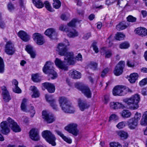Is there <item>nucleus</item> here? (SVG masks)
Here are the masks:
<instances>
[{
	"label": "nucleus",
	"mask_w": 147,
	"mask_h": 147,
	"mask_svg": "<svg viewBox=\"0 0 147 147\" xmlns=\"http://www.w3.org/2000/svg\"><path fill=\"white\" fill-rule=\"evenodd\" d=\"M6 44L5 46V51L8 55H13L15 52L14 45L13 42L10 40L7 41L6 38H4Z\"/></svg>",
	"instance_id": "obj_10"
},
{
	"label": "nucleus",
	"mask_w": 147,
	"mask_h": 147,
	"mask_svg": "<svg viewBox=\"0 0 147 147\" xmlns=\"http://www.w3.org/2000/svg\"><path fill=\"white\" fill-rule=\"evenodd\" d=\"M69 75L73 79H80L81 78V73L75 70H71L69 72Z\"/></svg>",
	"instance_id": "obj_25"
},
{
	"label": "nucleus",
	"mask_w": 147,
	"mask_h": 147,
	"mask_svg": "<svg viewBox=\"0 0 147 147\" xmlns=\"http://www.w3.org/2000/svg\"><path fill=\"white\" fill-rule=\"evenodd\" d=\"M61 3L59 0H54V3H53V7L56 9H59L61 6Z\"/></svg>",
	"instance_id": "obj_43"
},
{
	"label": "nucleus",
	"mask_w": 147,
	"mask_h": 147,
	"mask_svg": "<svg viewBox=\"0 0 147 147\" xmlns=\"http://www.w3.org/2000/svg\"><path fill=\"white\" fill-rule=\"evenodd\" d=\"M118 117L115 114L112 115L109 118V120H116L118 119Z\"/></svg>",
	"instance_id": "obj_60"
},
{
	"label": "nucleus",
	"mask_w": 147,
	"mask_h": 147,
	"mask_svg": "<svg viewBox=\"0 0 147 147\" xmlns=\"http://www.w3.org/2000/svg\"><path fill=\"white\" fill-rule=\"evenodd\" d=\"M129 25L128 22H122L117 25L116 28L117 30H121L126 28Z\"/></svg>",
	"instance_id": "obj_27"
},
{
	"label": "nucleus",
	"mask_w": 147,
	"mask_h": 147,
	"mask_svg": "<svg viewBox=\"0 0 147 147\" xmlns=\"http://www.w3.org/2000/svg\"><path fill=\"white\" fill-rule=\"evenodd\" d=\"M13 91L16 93H20L21 92V90L18 86L13 87Z\"/></svg>",
	"instance_id": "obj_49"
},
{
	"label": "nucleus",
	"mask_w": 147,
	"mask_h": 147,
	"mask_svg": "<svg viewBox=\"0 0 147 147\" xmlns=\"http://www.w3.org/2000/svg\"><path fill=\"white\" fill-rule=\"evenodd\" d=\"M130 46V45L128 42H125L121 43L119 45V47L121 49H127Z\"/></svg>",
	"instance_id": "obj_40"
},
{
	"label": "nucleus",
	"mask_w": 147,
	"mask_h": 147,
	"mask_svg": "<svg viewBox=\"0 0 147 147\" xmlns=\"http://www.w3.org/2000/svg\"><path fill=\"white\" fill-rule=\"evenodd\" d=\"M32 2L34 6L38 8H41L44 6L43 2L40 0H32Z\"/></svg>",
	"instance_id": "obj_33"
},
{
	"label": "nucleus",
	"mask_w": 147,
	"mask_h": 147,
	"mask_svg": "<svg viewBox=\"0 0 147 147\" xmlns=\"http://www.w3.org/2000/svg\"><path fill=\"white\" fill-rule=\"evenodd\" d=\"M109 100V97L108 95L104 96V102L105 104H107Z\"/></svg>",
	"instance_id": "obj_63"
},
{
	"label": "nucleus",
	"mask_w": 147,
	"mask_h": 147,
	"mask_svg": "<svg viewBox=\"0 0 147 147\" xmlns=\"http://www.w3.org/2000/svg\"><path fill=\"white\" fill-rule=\"evenodd\" d=\"M140 100V96L138 94H136L132 95L129 98L123 99V101L129 106V109L134 110L138 108V104Z\"/></svg>",
	"instance_id": "obj_3"
},
{
	"label": "nucleus",
	"mask_w": 147,
	"mask_h": 147,
	"mask_svg": "<svg viewBox=\"0 0 147 147\" xmlns=\"http://www.w3.org/2000/svg\"><path fill=\"white\" fill-rule=\"evenodd\" d=\"M59 102L60 107L64 112L69 113H73L74 112V107L65 97H59Z\"/></svg>",
	"instance_id": "obj_4"
},
{
	"label": "nucleus",
	"mask_w": 147,
	"mask_h": 147,
	"mask_svg": "<svg viewBox=\"0 0 147 147\" xmlns=\"http://www.w3.org/2000/svg\"><path fill=\"white\" fill-rule=\"evenodd\" d=\"M141 114L140 113L137 112L135 115L134 117L132 118H134L135 119L138 121L140 120L141 117Z\"/></svg>",
	"instance_id": "obj_52"
},
{
	"label": "nucleus",
	"mask_w": 147,
	"mask_h": 147,
	"mask_svg": "<svg viewBox=\"0 0 147 147\" xmlns=\"http://www.w3.org/2000/svg\"><path fill=\"white\" fill-rule=\"evenodd\" d=\"M138 75L137 73H133L130 74L129 76L128 80L131 83H134L138 79Z\"/></svg>",
	"instance_id": "obj_29"
},
{
	"label": "nucleus",
	"mask_w": 147,
	"mask_h": 147,
	"mask_svg": "<svg viewBox=\"0 0 147 147\" xmlns=\"http://www.w3.org/2000/svg\"><path fill=\"white\" fill-rule=\"evenodd\" d=\"M101 54L102 55H105V58H109L112 55V52L110 50H106L105 48H103L101 50Z\"/></svg>",
	"instance_id": "obj_30"
},
{
	"label": "nucleus",
	"mask_w": 147,
	"mask_h": 147,
	"mask_svg": "<svg viewBox=\"0 0 147 147\" xmlns=\"http://www.w3.org/2000/svg\"><path fill=\"white\" fill-rule=\"evenodd\" d=\"M125 122L122 121L116 125L117 127L119 129L124 128L125 126Z\"/></svg>",
	"instance_id": "obj_46"
},
{
	"label": "nucleus",
	"mask_w": 147,
	"mask_h": 147,
	"mask_svg": "<svg viewBox=\"0 0 147 147\" xmlns=\"http://www.w3.org/2000/svg\"><path fill=\"white\" fill-rule=\"evenodd\" d=\"M76 60L79 61H82V56L80 53H79L75 57Z\"/></svg>",
	"instance_id": "obj_58"
},
{
	"label": "nucleus",
	"mask_w": 147,
	"mask_h": 147,
	"mask_svg": "<svg viewBox=\"0 0 147 147\" xmlns=\"http://www.w3.org/2000/svg\"><path fill=\"white\" fill-rule=\"evenodd\" d=\"M57 134L61 136L64 141L69 144H71L72 142V140L69 138H68L66 136H65L61 131H57Z\"/></svg>",
	"instance_id": "obj_34"
},
{
	"label": "nucleus",
	"mask_w": 147,
	"mask_h": 147,
	"mask_svg": "<svg viewBox=\"0 0 147 147\" xmlns=\"http://www.w3.org/2000/svg\"><path fill=\"white\" fill-rule=\"evenodd\" d=\"M91 36V33H88L84 35L83 37V38L85 40H87Z\"/></svg>",
	"instance_id": "obj_61"
},
{
	"label": "nucleus",
	"mask_w": 147,
	"mask_h": 147,
	"mask_svg": "<svg viewBox=\"0 0 147 147\" xmlns=\"http://www.w3.org/2000/svg\"><path fill=\"white\" fill-rule=\"evenodd\" d=\"M12 82V85L13 86V87L18 86V83L16 80L14 79L13 80Z\"/></svg>",
	"instance_id": "obj_62"
},
{
	"label": "nucleus",
	"mask_w": 147,
	"mask_h": 147,
	"mask_svg": "<svg viewBox=\"0 0 147 147\" xmlns=\"http://www.w3.org/2000/svg\"><path fill=\"white\" fill-rule=\"evenodd\" d=\"M77 125L76 123H71L65 127L66 130L75 136H77L78 130L77 128Z\"/></svg>",
	"instance_id": "obj_11"
},
{
	"label": "nucleus",
	"mask_w": 147,
	"mask_h": 147,
	"mask_svg": "<svg viewBox=\"0 0 147 147\" xmlns=\"http://www.w3.org/2000/svg\"><path fill=\"white\" fill-rule=\"evenodd\" d=\"M7 124L13 131L17 132L21 131V129L16 122L9 117L7 119V121H3L1 123L0 131L3 134L7 135L10 132V129Z\"/></svg>",
	"instance_id": "obj_2"
},
{
	"label": "nucleus",
	"mask_w": 147,
	"mask_h": 147,
	"mask_svg": "<svg viewBox=\"0 0 147 147\" xmlns=\"http://www.w3.org/2000/svg\"><path fill=\"white\" fill-rule=\"evenodd\" d=\"M5 65L3 59L0 57V73L3 74L4 71Z\"/></svg>",
	"instance_id": "obj_39"
},
{
	"label": "nucleus",
	"mask_w": 147,
	"mask_h": 147,
	"mask_svg": "<svg viewBox=\"0 0 147 147\" xmlns=\"http://www.w3.org/2000/svg\"><path fill=\"white\" fill-rule=\"evenodd\" d=\"M127 66L130 67H133L135 65V62L134 60H128L127 62Z\"/></svg>",
	"instance_id": "obj_47"
},
{
	"label": "nucleus",
	"mask_w": 147,
	"mask_h": 147,
	"mask_svg": "<svg viewBox=\"0 0 147 147\" xmlns=\"http://www.w3.org/2000/svg\"><path fill=\"white\" fill-rule=\"evenodd\" d=\"M45 34L51 39L56 38L57 35L55 30L53 28L48 29L45 32Z\"/></svg>",
	"instance_id": "obj_20"
},
{
	"label": "nucleus",
	"mask_w": 147,
	"mask_h": 147,
	"mask_svg": "<svg viewBox=\"0 0 147 147\" xmlns=\"http://www.w3.org/2000/svg\"><path fill=\"white\" fill-rule=\"evenodd\" d=\"M7 8L8 10L10 11H12L15 9L13 5L11 2L8 4Z\"/></svg>",
	"instance_id": "obj_50"
},
{
	"label": "nucleus",
	"mask_w": 147,
	"mask_h": 147,
	"mask_svg": "<svg viewBox=\"0 0 147 147\" xmlns=\"http://www.w3.org/2000/svg\"><path fill=\"white\" fill-rule=\"evenodd\" d=\"M44 3L45 7L48 11L50 12L53 11L51 5V4L48 1H45Z\"/></svg>",
	"instance_id": "obj_42"
},
{
	"label": "nucleus",
	"mask_w": 147,
	"mask_h": 147,
	"mask_svg": "<svg viewBox=\"0 0 147 147\" xmlns=\"http://www.w3.org/2000/svg\"><path fill=\"white\" fill-rule=\"evenodd\" d=\"M140 124L143 125H145L147 124V111H146L144 113L142 118L140 121Z\"/></svg>",
	"instance_id": "obj_36"
},
{
	"label": "nucleus",
	"mask_w": 147,
	"mask_h": 147,
	"mask_svg": "<svg viewBox=\"0 0 147 147\" xmlns=\"http://www.w3.org/2000/svg\"><path fill=\"white\" fill-rule=\"evenodd\" d=\"M27 101V100L25 98H24L21 103V110L24 112H27V110L26 109V103Z\"/></svg>",
	"instance_id": "obj_37"
},
{
	"label": "nucleus",
	"mask_w": 147,
	"mask_h": 147,
	"mask_svg": "<svg viewBox=\"0 0 147 147\" xmlns=\"http://www.w3.org/2000/svg\"><path fill=\"white\" fill-rule=\"evenodd\" d=\"M136 33L138 35L145 36L147 34V30L144 27H140L136 29Z\"/></svg>",
	"instance_id": "obj_26"
},
{
	"label": "nucleus",
	"mask_w": 147,
	"mask_h": 147,
	"mask_svg": "<svg viewBox=\"0 0 147 147\" xmlns=\"http://www.w3.org/2000/svg\"><path fill=\"white\" fill-rule=\"evenodd\" d=\"M116 0H107L106 2V3L108 5H109L113 4L114 3H115Z\"/></svg>",
	"instance_id": "obj_59"
},
{
	"label": "nucleus",
	"mask_w": 147,
	"mask_h": 147,
	"mask_svg": "<svg viewBox=\"0 0 147 147\" xmlns=\"http://www.w3.org/2000/svg\"><path fill=\"white\" fill-rule=\"evenodd\" d=\"M127 20L128 22H134L136 20V18L131 16H129L127 17ZM129 24V23H128Z\"/></svg>",
	"instance_id": "obj_48"
},
{
	"label": "nucleus",
	"mask_w": 147,
	"mask_h": 147,
	"mask_svg": "<svg viewBox=\"0 0 147 147\" xmlns=\"http://www.w3.org/2000/svg\"><path fill=\"white\" fill-rule=\"evenodd\" d=\"M18 34V36L24 42H28L30 40V36L24 31L20 30Z\"/></svg>",
	"instance_id": "obj_19"
},
{
	"label": "nucleus",
	"mask_w": 147,
	"mask_h": 147,
	"mask_svg": "<svg viewBox=\"0 0 147 147\" xmlns=\"http://www.w3.org/2000/svg\"><path fill=\"white\" fill-rule=\"evenodd\" d=\"M109 71V69L108 68L105 69L102 72L101 74V76L103 77H104L107 73Z\"/></svg>",
	"instance_id": "obj_57"
},
{
	"label": "nucleus",
	"mask_w": 147,
	"mask_h": 147,
	"mask_svg": "<svg viewBox=\"0 0 147 147\" xmlns=\"http://www.w3.org/2000/svg\"><path fill=\"white\" fill-rule=\"evenodd\" d=\"M109 105L111 108L113 109H123L125 108V106L122 103L119 102H111Z\"/></svg>",
	"instance_id": "obj_17"
},
{
	"label": "nucleus",
	"mask_w": 147,
	"mask_h": 147,
	"mask_svg": "<svg viewBox=\"0 0 147 147\" xmlns=\"http://www.w3.org/2000/svg\"><path fill=\"white\" fill-rule=\"evenodd\" d=\"M66 26H64L63 25H61L59 27V29L61 31H65L67 32L68 28Z\"/></svg>",
	"instance_id": "obj_56"
},
{
	"label": "nucleus",
	"mask_w": 147,
	"mask_h": 147,
	"mask_svg": "<svg viewBox=\"0 0 147 147\" xmlns=\"http://www.w3.org/2000/svg\"><path fill=\"white\" fill-rule=\"evenodd\" d=\"M96 42H93L92 45V47L93 50L95 51L96 53H97L98 52V48L96 45Z\"/></svg>",
	"instance_id": "obj_54"
},
{
	"label": "nucleus",
	"mask_w": 147,
	"mask_h": 147,
	"mask_svg": "<svg viewBox=\"0 0 147 147\" xmlns=\"http://www.w3.org/2000/svg\"><path fill=\"white\" fill-rule=\"evenodd\" d=\"M30 136L33 140L37 141L39 140V137L37 129H32L29 132Z\"/></svg>",
	"instance_id": "obj_18"
},
{
	"label": "nucleus",
	"mask_w": 147,
	"mask_h": 147,
	"mask_svg": "<svg viewBox=\"0 0 147 147\" xmlns=\"http://www.w3.org/2000/svg\"><path fill=\"white\" fill-rule=\"evenodd\" d=\"M34 40L36 42L37 44L41 45L45 42V40L42 35L38 33H35L33 35Z\"/></svg>",
	"instance_id": "obj_14"
},
{
	"label": "nucleus",
	"mask_w": 147,
	"mask_h": 147,
	"mask_svg": "<svg viewBox=\"0 0 147 147\" xmlns=\"http://www.w3.org/2000/svg\"><path fill=\"white\" fill-rule=\"evenodd\" d=\"M32 79L33 81L35 82L40 81L41 79L38 74H34L32 76Z\"/></svg>",
	"instance_id": "obj_41"
},
{
	"label": "nucleus",
	"mask_w": 147,
	"mask_h": 147,
	"mask_svg": "<svg viewBox=\"0 0 147 147\" xmlns=\"http://www.w3.org/2000/svg\"><path fill=\"white\" fill-rule=\"evenodd\" d=\"M117 134L122 139H126L128 137V135L127 132L123 131H119Z\"/></svg>",
	"instance_id": "obj_35"
},
{
	"label": "nucleus",
	"mask_w": 147,
	"mask_h": 147,
	"mask_svg": "<svg viewBox=\"0 0 147 147\" xmlns=\"http://www.w3.org/2000/svg\"><path fill=\"white\" fill-rule=\"evenodd\" d=\"M55 65L59 68L65 71L67 70V67L65 64V62L61 61L60 59L56 58L55 61Z\"/></svg>",
	"instance_id": "obj_16"
},
{
	"label": "nucleus",
	"mask_w": 147,
	"mask_h": 147,
	"mask_svg": "<svg viewBox=\"0 0 147 147\" xmlns=\"http://www.w3.org/2000/svg\"><path fill=\"white\" fill-rule=\"evenodd\" d=\"M109 147H122V146L119 142H112L109 143Z\"/></svg>",
	"instance_id": "obj_44"
},
{
	"label": "nucleus",
	"mask_w": 147,
	"mask_h": 147,
	"mask_svg": "<svg viewBox=\"0 0 147 147\" xmlns=\"http://www.w3.org/2000/svg\"><path fill=\"white\" fill-rule=\"evenodd\" d=\"M69 45L68 40L65 39L63 43H59L58 45L57 51L59 55L64 56L65 61L69 64L74 65L75 63L74 60V53L72 52L67 51V47Z\"/></svg>",
	"instance_id": "obj_1"
},
{
	"label": "nucleus",
	"mask_w": 147,
	"mask_h": 147,
	"mask_svg": "<svg viewBox=\"0 0 147 147\" xmlns=\"http://www.w3.org/2000/svg\"><path fill=\"white\" fill-rule=\"evenodd\" d=\"M46 99L47 101L50 103L52 108L55 110H57L58 108L57 105L56 104V101L54 99H51L50 96L48 95H46Z\"/></svg>",
	"instance_id": "obj_24"
},
{
	"label": "nucleus",
	"mask_w": 147,
	"mask_h": 147,
	"mask_svg": "<svg viewBox=\"0 0 147 147\" xmlns=\"http://www.w3.org/2000/svg\"><path fill=\"white\" fill-rule=\"evenodd\" d=\"M76 21V19H74L67 24L68 26L70 27V28H68L67 33L68 36L69 37H74L78 35V32L71 27L75 26Z\"/></svg>",
	"instance_id": "obj_8"
},
{
	"label": "nucleus",
	"mask_w": 147,
	"mask_h": 147,
	"mask_svg": "<svg viewBox=\"0 0 147 147\" xmlns=\"http://www.w3.org/2000/svg\"><path fill=\"white\" fill-rule=\"evenodd\" d=\"M141 12L143 18H145L147 16V12L146 11L142 10Z\"/></svg>",
	"instance_id": "obj_64"
},
{
	"label": "nucleus",
	"mask_w": 147,
	"mask_h": 147,
	"mask_svg": "<svg viewBox=\"0 0 147 147\" xmlns=\"http://www.w3.org/2000/svg\"><path fill=\"white\" fill-rule=\"evenodd\" d=\"M77 101L78 106L81 111H84L85 109L88 108L90 107V105L87 103L86 101L80 98L78 99Z\"/></svg>",
	"instance_id": "obj_15"
},
{
	"label": "nucleus",
	"mask_w": 147,
	"mask_h": 147,
	"mask_svg": "<svg viewBox=\"0 0 147 147\" xmlns=\"http://www.w3.org/2000/svg\"><path fill=\"white\" fill-rule=\"evenodd\" d=\"M26 50L29 53L31 57L34 58L35 57L36 54L35 52L33 50L32 47L30 45H28L26 46Z\"/></svg>",
	"instance_id": "obj_28"
},
{
	"label": "nucleus",
	"mask_w": 147,
	"mask_h": 147,
	"mask_svg": "<svg viewBox=\"0 0 147 147\" xmlns=\"http://www.w3.org/2000/svg\"><path fill=\"white\" fill-rule=\"evenodd\" d=\"M30 90L33 92L32 95V98H37L39 97L40 94L37 88L35 86H31L30 88Z\"/></svg>",
	"instance_id": "obj_31"
},
{
	"label": "nucleus",
	"mask_w": 147,
	"mask_h": 147,
	"mask_svg": "<svg viewBox=\"0 0 147 147\" xmlns=\"http://www.w3.org/2000/svg\"><path fill=\"white\" fill-rule=\"evenodd\" d=\"M125 37V36L124 34L119 32H117L115 34V38L116 40H120L124 39Z\"/></svg>",
	"instance_id": "obj_38"
},
{
	"label": "nucleus",
	"mask_w": 147,
	"mask_h": 147,
	"mask_svg": "<svg viewBox=\"0 0 147 147\" xmlns=\"http://www.w3.org/2000/svg\"><path fill=\"white\" fill-rule=\"evenodd\" d=\"M125 65L124 61H120L115 67L113 73L115 75L118 76L122 74Z\"/></svg>",
	"instance_id": "obj_12"
},
{
	"label": "nucleus",
	"mask_w": 147,
	"mask_h": 147,
	"mask_svg": "<svg viewBox=\"0 0 147 147\" xmlns=\"http://www.w3.org/2000/svg\"><path fill=\"white\" fill-rule=\"evenodd\" d=\"M42 135L43 137L45 138L47 142L53 146H55L56 145L55 142L56 138L51 132L48 130H45L42 132Z\"/></svg>",
	"instance_id": "obj_7"
},
{
	"label": "nucleus",
	"mask_w": 147,
	"mask_h": 147,
	"mask_svg": "<svg viewBox=\"0 0 147 147\" xmlns=\"http://www.w3.org/2000/svg\"><path fill=\"white\" fill-rule=\"evenodd\" d=\"M120 114L122 117L124 118H127L130 117L131 114V112L128 110H123L121 113Z\"/></svg>",
	"instance_id": "obj_32"
},
{
	"label": "nucleus",
	"mask_w": 147,
	"mask_h": 147,
	"mask_svg": "<svg viewBox=\"0 0 147 147\" xmlns=\"http://www.w3.org/2000/svg\"><path fill=\"white\" fill-rule=\"evenodd\" d=\"M90 66L91 68L93 70H96L97 69V64L96 63H91Z\"/></svg>",
	"instance_id": "obj_53"
},
{
	"label": "nucleus",
	"mask_w": 147,
	"mask_h": 147,
	"mask_svg": "<svg viewBox=\"0 0 147 147\" xmlns=\"http://www.w3.org/2000/svg\"><path fill=\"white\" fill-rule=\"evenodd\" d=\"M75 87L81 91L84 95L88 98H90L91 96V93L89 88L84 86L81 83L78 82L75 84Z\"/></svg>",
	"instance_id": "obj_9"
},
{
	"label": "nucleus",
	"mask_w": 147,
	"mask_h": 147,
	"mask_svg": "<svg viewBox=\"0 0 147 147\" xmlns=\"http://www.w3.org/2000/svg\"><path fill=\"white\" fill-rule=\"evenodd\" d=\"M127 122L129 128L131 129H135L138 125L137 121L134 118L130 119L128 120Z\"/></svg>",
	"instance_id": "obj_22"
},
{
	"label": "nucleus",
	"mask_w": 147,
	"mask_h": 147,
	"mask_svg": "<svg viewBox=\"0 0 147 147\" xmlns=\"http://www.w3.org/2000/svg\"><path fill=\"white\" fill-rule=\"evenodd\" d=\"M147 84V78L142 79L139 82V84L141 86H144Z\"/></svg>",
	"instance_id": "obj_55"
},
{
	"label": "nucleus",
	"mask_w": 147,
	"mask_h": 147,
	"mask_svg": "<svg viewBox=\"0 0 147 147\" xmlns=\"http://www.w3.org/2000/svg\"><path fill=\"white\" fill-rule=\"evenodd\" d=\"M53 63L50 61L47 62L42 68L44 73L48 75L49 77L52 80L57 77V74L53 69Z\"/></svg>",
	"instance_id": "obj_5"
},
{
	"label": "nucleus",
	"mask_w": 147,
	"mask_h": 147,
	"mask_svg": "<svg viewBox=\"0 0 147 147\" xmlns=\"http://www.w3.org/2000/svg\"><path fill=\"white\" fill-rule=\"evenodd\" d=\"M34 109V107L32 106H31L30 107L29 111L30 113L32 114L30 115V117H33L35 113V110Z\"/></svg>",
	"instance_id": "obj_51"
},
{
	"label": "nucleus",
	"mask_w": 147,
	"mask_h": 147,
	"mask_svg": "<svg viewBox=\"0 0 147 147\" xmlns=\"http://www.w3.org/2000/svg\"><path fill=\"white\" fill-rule=\"evenodd\" d=\"M1 89L4 100L6 102H8L11 98L7 88L5 86H3L1 87Z\"/></svg>",
	"instance_id": "obj_21"
},
{
	"label": "nucleus",
	"mask_w": 147,
	"mask_h": 147,
	"mask_svg": "<svg viewBox=\"0 0 147 147\" xmlns=\"http://www.w3.org/2000/svg\"><path fill=\"white\" fill-rule=\"evenodd\" d=\"M5 24L2 20L1 14L0 13V28L2 29H4L5 27Z\"/></svg>",
	"instance_id": "obj_45"
},
{
	"label": "nucleus",
	"mask_w": 147,
	"mask_h": 147,
	"mask_svg": "<svg viewBox=\"0 0 147 147\" xmlns=\"http://www.w3.org/2000/svg\"><path fill=\"white\" fill-rule=\"evenodd\" d=\"M129 90L128 88L125 86H116L113 89V94L115 96H124L128 92Z\"/></svg>",
	"instance_id": "obj_6"
},
{
	"label": "nucleus",
	"mask_w": 147,
	"mask_h": 147,
	"mask_svg": "<svg viewBox=\"0 0 147 147\" xmlns=\"http://www.w3.org/2000/svg\"><path fill=\"white\" fill-rule=\"evenodd\" d=\"M43 85L49 92L52 93L55 92V85L49 82H45L43 84Z\"/></svg>",
	"instance_id": "obj_23"
},
{
	"label": "nucleus",
	"mask_w": 147,
	"mask_h": 147,
	"mask_svg": "<svg viewBox=\"0 0 147 147\" xmlns=\"http://www.w3.org/2000/svg\"><path fill=\"white\" fill-rule=\"evenodd\" d=\"M42 118L48 123H51L55 120V117L54 115L51 114H49L45 111L42 112Z\"/></svg>",
	"instance_id": "obj_13"
}]
</instances>
